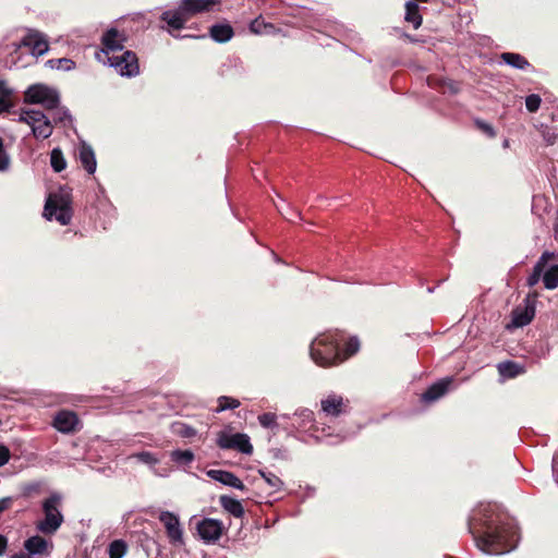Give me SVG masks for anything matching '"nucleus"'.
Masks as SVG:
<instances>
[{"label":"nucleus","mask_w":558,"mask_h":558,"mask_svg":"<svg viewBox=\"0 0 558 558\" xmlns=\"http://www.w3.org/2000/svg\"><path fill=\"white\" fill-rule=\"evenodd\" d=\"M469 532L480 550L489 555H502L517 547L519 535L512 522H505L499 506L480 504L469 518Z\"/></svg>","instance_id":"obj_1"},{"label":"nucleus","mask_w":558,"mask_h":558,"mask_svg":"<svg viewBox=\"0 0 558 558\" xmlns=\"http://www.w3.org/2000/svg\"><path fill=\"white\" fill-rule=\"evenodd\" d=\"M126 36L123 32H120L116 27L108 28L101 36V52L105 54L106 60H102L105 64H109L114 68L117 73L125 77H135L140 74L138 58L135 52L125 50L124 43Z\"/></svg>","instance_id":"obj_2"},{"label":"nucleus","mask_w":558,"mask_h":558,"mask_svg":"<svg viewBox=\"0 0 558 558\" xmlns=\"http://www.w3.org/2000/svg\"><path fill=\"white\" fill-rule=\"evenodd\" d=\"M342 340L343 335L338 330L327 331L316 337L310 347V354L315 364L330 367L342 363L343 357H341L339 349V343Z\"/></svg>","instance_id":"obj_3"},{"label":"nucleus","mask_w":558,"mask_h":558,"mask_svg":"<svg viewBox=\"0 0 558 558\" xmlns=\"http://www.w3.org/2000/svg\"><path fill=\"white\" fill-rule=\"evenodd\" d=\"M60 501V496L52 494L43 502L44 519L37 522L36 529L44 535L54 534L63 523V514L59 509Z\"/></svg>","instance_id":"obj_4"},{"label":"nucleus","mask_w":558,"mask_h":558,"mask_svg":"<svg viewBox=\"0 0 558 558\" xmlns=\"http://www.w3.org/2000/svg\"><path fill=\"white\" fill-rule=\"evenodd\" d=\"M24 101L26 104L40 105L46 110L54 108L60 102L59 92L46 84L31 85L24 93Z\"/></svg>","instance_id":"obj_5"},{"label":"nucleus","mask_w":558,"mask_h":558,"mask_svg":"<svg viewBox=\"0 0 558 558\" xmlns=\"http://www.w3.org/2000/svg\"><path fill=\"white\" fill-rule=\"evenodd\" d=\"M19 121L28 124L36 138L46 140L51 136L53 126L50 118L39 110H22Z\"/></svg>","instance_id":"obj_6"},{"label":"nucleus","mask_w":558,"mask_h":558,"mask_svg":"<svg viewBox=\"0 0 558 558\" xmlns=\"http://www.w3.org/2000/svg\"><path fill=\"white\" fill-rule=\"evenodd\" d=\"M283 420H294L291 423V427L298 432L310 433L311 436L319 438L318 433H325V427H319L315 420V414L311 409L299 408L292 414H282Z\"/></svg>","instance_id":"obj_7"},{"label":"nucleus","mask_w":558,"mask_h":558,"mask_svg":"<svg viewBox=\"0 0 558 558\" xmlns=\"http://www.w3.org/2000/svg\"><path fill=\"white\" fill-rule=\"evenodd\" d=\"M44 216L48 220H57L62 226L71 222L73 211L71 204L62 196H50L45 205Z\"/></svg>","instance_id":"obj_8"},{"label":"nucleus","mask_w":558,"mask_h":558,"mask_svg":"<svg viewBox=\"0 0 558 558\" xmlns=\"http://www.w3.org/2000/svg\"><path fill=\"white\" fill-rule=\"evenodd\" d=\"M217 445L221 449H235L244 454H252L253 452L250 437L243 433L229 434L220 432L217 437Z\"/></svg>","instance_id":"obj_9"},{"label":"nucleus","mask_w":558,"mask_h":558,"mask_svg":"<svg viewBox=\"0 0 558 558\" xmlns=\"http://www.w3.org/2000/svg\"><path fill=\"white\" fill-rule=\"evenodd\" d=\"M160 20L166 23V26H162L161 28L167 31L172 37L194 38V36L192 35L180 36L174 33L175 31L182 29L189 20L184 11L181 10L180 5L175 10H168L162 12V14L160 15Z\"/></svg>","instance_id":"obj_10"},{"label":"nucleus","mask_w":558,"mask_h":558,"mask_svg":"<svg viewBox=\"0 0 558 558\" xmlns=\"http://www.w3.org/2000/svg\"><path fill=\"white\" fill-rule=\"evenodd\" d=\"M196 531L206 544L216 543L225 531L223 523L213 518H204L196 523Z\"/></svg>","instance_id":"obj_11"},{"label":"nucleus","mask_w":558,"mask_h":558,"mask_svg":"<svg viewBox=\"0 0 558 558\" xmlns=\"http://www.w3.org/2000/svg\"><path fill=\"white\" fill-rule=\"evenodd\" d=\"M320 410L326 416L338 417L348 412L349 400L331 392L320 400Z\"/></svg>","instance_id":"obj_12"},{"label":"nucleus","mask_w":558,"mask_h":558,"mask_svg":"<svg viewBox=\"0 0 558 558\" xmlns=\"http://www.w3.org/2000/svg\"><path fill=\"white\" fill-rule=\"evenodd\" d=\"M21 46H24L31 50L33 56H43L49 49L47 36L35 29H29L21 40Z\"/></svg>","instance_id":"obj_13"},{"label":"nucleus","mask_w":558,"mask_h":558,"mask_svg":"<svg viewBox=\"0 0 558 558\" xmlns=\"http://www.w3.org/2000/svg\"><path fill=\"white\" fill-rule=\"evenodd\" d=\"M159 520L165 525L170 542L174 545H182L183 531L179 518L170 511H162L159 515Z\"/></svg>","instance_id":"obj_14"},{"label":"nucleus","mask_w":558,"mask_h":558,"mask_svg":"<svg viewBox=\"0 0 558 558\" xmlns=\"http://www.w3.org/2000/svg\"><path fill=\"white\" fill-rule=\"evenodd\" d=\"M24 549L31 557H48L53 549V543L40 535H34L25 539Z\"/></svg>","instance_id":"obj_15"},{"label":"nucleus","mask_w":558,"mask_h":558,"mask_svg":"<svg viewBox=\"0 0 558 558\" xmlns=\"http://www.w3.org/2000/svg\"><path fill=\"white\" fill-rule=\"evenodd\" d=\"M452 377H446L429 386L421 397L422 402L433 403L444 397L452 384Z\"/></svg>","instance_id":"obj_16"},{"label":"nucleus","mask_w":558,"mask_h":558,"mask_svg":"<svg viewBox=\"0 0 558 558\" xmlns=\"http://www.w3.org/2000/svg\"><path fill=\"white\" fill-rule=\"evenodd\" d=\"M78 424L77 415L72 411H60L57 413L53 420V426L60 433L70 434L75 430Z\"/></svg>","instance_id":"obj_17"},{"label":"nucleus","mask_w":558,"mask_h":558,"mask_svg":"<svg viewBox=\"0 0 558 558\" xmlns=\"http://www.w3.org/2000/svg\"><path fill=\"white\" fill-rule=\"evenodd\" d=\"M207 476L211 480L219 482L226 486L239 489V490H246L245 485L243 482L232 472L223 471V470H208Z\"/></svg>","instance_id":"obj_18"},{"label":"nucleus","mask_w":558,"mask_h":558,"mask_svg":"<svg viewBox=\"0 0 558 558\" xmlns=\"http://www.w3.org/2000/svg\"><path fill=\"white\" fill-rule=\"evenodd\" d=\"M219 3V0H181L180 7L184 11L187 17L209 11L215 4Z\"/></svg>","instance_id":"obj_19"},{"label":"nucleus","mask_w":558,"mask_h":558,"mask_svg":"<svg viewBox=\"0 0 558 558\" xmlns=\"http://www.w3.org/2000/svg\"><path fill=\"white\" fill-rule=\"evenodd\" d=\"M535 315V307L530 302H526V304L521 307H517L512 312V325L514 327H524L531 323Z\"/></svg>","instance_id":"obj_20"},{"label":"nucleus","mask_w":558,"mask_h":558,"mask_svg":"<svg viewBox=\"0 0 558 558\" xmlns=\"http://www.w3.org/2000/svg\"><path fill=\"white\" fill-rule=\"evenodd\" d=\"M78 160L81 161L84 169L89 173L93 174L96 171L97 162L95 153L90 145L86 143H82L78 146Z\"/></svg>","instance_id":"obj_21"},{"label":"nucleus","mask_w":558,"mask_h":558,"mask_svg":"<svg viewBox=\"0 0 558 558\" xmlns=\"http://www.w3.org/2000/svg\"><path fill=\"white\" fill-rule=\"evenodd\" d=\"M233 35V27L229 23H216L209 28L210 38L219 44L228 43Z\"/></svg>","instance_id":"obj_22"},{"label":"nucleus","mask_w":558,"mask_h":558,"mask_svg":"<svg viewBox=\"0 0 558 558\" xmlns=\"http://www.w3.org/2000/svg\"><path fill=\"white\" fill-rule=\"evenodd\" d=\"M47 111L50 112L51 123L60 124L64 128L72 126L73 118L66 107L57 105L54 108H49Z\"/></svg>","instance_id":"obj_23"},{"label":"nucleus","mask_w":558,"mask_h":558,"mask_svg":"<svg viewBox=\"0 0 558 558\" xmlns=\"http://www.w3.org/2000/svg\"><path fill=\"white\" fill-rule=\"evenodd\" d=\"M220 506L230 514H232L235 518H242L244 515V508L240 500L222 495L219 498Z\"/></svg>","instance_id":"obj_24"},{"label":"nucleus","mask_w":558,"mask_h":558,"mask_svg":"<svg viewBox=\"0 0 558 558\" xmlns=\"http://www.w3.org/2000/svg\"><path fill=\"white\" fill-rule=\"evenodd\" d=\"M500 59L509 66L518 70H526L531 66L527 59L520 53L515 52H504L500 54Z\"/></svg>","instance_id":"obj_25"},{"label":"nucleus","mask_w":558,"mask_h":558,"mask_svg":"<svg viewBox=\"0 0 558 558\" xmlns=\"http://www.w3.org/2000/svg\"><path fill=\"white\" fill-rule=\"evenodd\" d=\"M553 257H554V254L547 253V252L541 256L539 260L534 266L533 272L527 277V286L529 287H533L539 281L548 259H550Z\"/></svg>","instance_id":"obj_26"},{"label":"nucleus","mask_w":558,"mask_h":558,"mask_svg":"<svg viewBox=\"0 0 558 558\" xmlns=\"http://www.w3.org/2000/svg\"><path fill=\"white\" fill-rule=\"evenodd\" d=\"M497 369L502 378H514L524 373V367L512 361L500 362Z\"/></svg>","instance_id":"obj_27"},{"label":"nucleus","mask_w":558,"mask_h":558,"mask_svg":"<svg viewBox=\"0 0 558 558\" xmlns=\"http://www.w3.org/2000/svg\"><path fill=\"white\" fill-rule=\"evenodd\" d=\"M543 282L548 290H554L558 287V264H551L544 270Z\"/></svg>","instance_id":"obj_28"},{"label":"nucleus","mask_w":558,"mask_h":558,"mask_svg":"<svg viewBox=\"0 0 558 558\" xmlns=\"http://www.w3.org/2000/svg\"><path fill=\"white\" fill-rule=\"evenodd\" d=\"M405 20L413 24V27L416 29L422 24V16L418 13V5L414 1H408L405 4Z\"/></svg>","instance_id":"obj_29"},{"label":"nucleus","mask_w":558,"mask_h":558,"mask_svg":"<svg viewBox=\"0 0 558 558\" xmlns=\"http://www.w3.org/2000/svg\"><path fill=\"white\" fill-rule=\"evenodd\" d=\"M171 460L179 465H190L194 461V453L192 450H173L170 452Z\"/></svg>","instance_id":"obj_30"},{"label":"nucleus","mask_w":558,"mask_h":558,"mask_svg":"<svg viewBox=\"0 0 558 558\" xmlns=\"http://www.w3.org/2000/svg\"><path fill=\"white\" fill-rule=\"evenodd\" d=\"M128 551V544L123 539H114L108 546L109 558H123Z\"/></svg>","instance_id":"obj_31"},{"label":"nucleus","mask_w":558,"mask_h":558,"mask_svg":"<svg viewBox=\"0 0 558 558\" xmlns=\"http://www.w3.org/2000/svg\"><path fill=\"white\" fill-rule=\"evenodd\" d=\"M50 165L54 172H61L66 167L63 153L60 148H53L50 153Z\"/></svg>","instance_id":"obj_32"},{"label":"nucleus","mask_w":558,"mask_h":558,"mask_svg":"<svg viewBox=\"0 0 558 558\" xmlns=\"http://www.w3.org/2000/svg\"><path fill=\"white\" fill-rule=\"evenodd\" d=\"M129 460L135 459L141 463H144L146 465H149L150 468H154L157 463H159V458L149 451H140L136 453H133L129 456Z\"/></svg>","instance_id":"obj_33"},{"label":"nucleus","mask_w":558,"mask_h":558,"mask_svg":"<svg viewBox=\"0 0 558 558\" xmlns=\"http://www.w3.org/2000/svg\"><path fill=\"white\" fill-rule=\"evenodd\" d=\"M258 473L274 492H278L283 487V482L272 472L259 470Z\"/></svg>","instance_id":"obj_34"},{"label":"nucleus","mask_w":558,"mask_h":558,"mask_svg":"<svg viewBox=\"0 0 558 558\" xmlns=\"http://www.w3.org/2000/svg\"><path fill=\"white\" fill-rule=\"evenodd\" d=\"M278 416L272 412H266L260 415H258L257 420L260 426L264 428H270V429H277L278 423H277Z\"/></svg>","instance_id":"obj_35"},{"label":"nucleus","mask_w":558,"mask_h":558,"mask_svg":"<svg viewBox=\"0 0 558 558\" xmlns=\"http://www.w3.org/2000/svg\"><path fill=\"white\" fill-rule=\"evenodd\" d=\"M360 349V341L356 337H351L345 343V348L341 351V357L343 362L350 356L354 355Z\"/></svg>","instance_id":"obj_36"},{"label":"nucleus","mask_w":558,"mask_h":558,"mask_svg":"<svg viewBox=\"0 0 558 558\" xmlns=\"http://www.w3.org/2000/svg\"><path fill=\"white\" fill-rule=\"evenodd\" d=\"M218 403H219V405H218L217 412H222L226 410H233V409H236L238 407H240L239 400L231 398V397H227V396L219 397Z\"/></svg>","instance_id":"obj_37"},{"label":"nucleus","mask_w":558,"mask_h":558,"mask_svg":"<svg viewBox=\"0 0 558 558\" xmlns=\"http://www.w3.org/2000/svg\"><path fill=\"white\" fill-rule=\"evenodd\" d=\"M48 63L51 68H57L58 70L71 71L75 68V62L68 58L49 60Z\"/></svg>","instance_id":"obj_38"},{"label":"nucleus","mask_w":558,"mask_h":558,"mask_svg":"<svg viewBox=\"0 0 558 558\" xmlns=\"http://www.w3.org/2000/svg\"><path fill=\"white\" fill-rule=\"evenodd\" d=\"M10 94L11 92L4 88V82L0 81V113L11 107Z\"/></svg>","instance_id":"obj_39"},{"label":"nucleus","mask_w":558,"mask_h":558,"mask_svg":"<svg viewBox=\"0 0 558 558\" xmlns=\"http://www.w3.org/2000/svg\"><path fill=\"white\" fill-rule=\"evenodd\" d=\"M173 430L184 438H191L196 435V429L185 423H175L173 425Z\"/></svg>","instance_id":"obj_40"},{"label":"nucleus","mask_w":558,"mask_h":558,"mask_svg":"<svg viewBox=\"0 0 558 558\" xmlns=\"http://www.w3.org/2000/svg\"><path fill=\"white\" fill-rule=\"evenodd\" d=\"M542 99L536 94H531L525 98V106L530 112H536L539 109Z\"/></svg>","instance_id":"obj_41"},{"label":"nucleus","mask_w":558,"mask_h":558,"mask_svg":"<svg viewBox=\"0 0 558 558\" xmlns=\"http://www.w3.org/2000/svg\"><path fill=\"white\" fill-rule=\"evenodd\" d=\"M542 135H543L544 141L548 145H554L556 143V140L558 138L557 130L554 128L547 126V125L543 126Z\"/></svg>","instance_id":"obj_42"},{"label":"nucleus","mask_w":558,"mask_h":558,"mask_svg":"<svg viewBox=\"0 0 558 558\" xmlns=\"http://www.w3.org/2000/svg\"><path fill=\"white\" fill-rule=\"evenodd\" d=\"M10 165V157L4 150L3 141L0 137V172L7 171Z\"/></svg>","instance_id":"obj_43"},{"label":"nucleus","mask_w":558,"mask_h":558,"mask_svg":"<svg viewBox=\"0 0 558 558\" xmlns=\"http://www.w3.org/2000/svg\"><path fill=\"white\" fill-rule=\"evenodd\" d=\"M11 453L5 445H0V468L5 465L10 460Z\"/></svg>","instance_id":"obj_44"},{"label":"nucleus","mask_w":558,"mask_h":558,"mask_svg":"<svg viewBox=\"0 0 558 558\" xmlns=\"http://www.w3.org/2000/svg\"><path fill=\"white\" fill-rule=\"evenodd\" d=\"M476 125L488 136L494 137L496 135L494 128L489 123L477 120Z\"/></svg>","instance_id":"obj_45"},{"label":"nucleus","mask_w":558,"mask_h":558,"mask_svg":"<svg viewBox=\"0 0 558 558\" xmlns=\"http://www.w3.org/2000/svg\"><path fill=\"white\" fill-rule=\"evenodd\" d=\"M39 489L38 483H29L23 486V495L28 497Z\"/></svg>","instance_id":"obj_46"},{"label":"nucleus","mask_w":558,"mask_h":558,"mask_svg":"<svg viewBox=\"0 0 558 558\" xmlns=\"http://www.w3.org/2000/svg\"><path fill=\"white\" fill-rule=\"evenodd\" d=\"M12 501V497H3L0 499V514L11 507Z\"/></svg>","instance_id":"obj_47"},{"label":"nucleus","mask_w":558,"mask_h":558,"mask_svg":"<svg viewBox=\"0 0 558 558\" xmlns=\"http://www.w3.org/2000/svg\"><path fill=\"white\" fill-rule=\"evenodd\" d=\"M8 547V538L3 534H0V557H2Z\"/></svg>","instance_id":"obj_48"},{"label":"nucleus","mask_w":558,"mask_h":558,"mask_svg":"<svg viewBox=\"0 0 558 558\" xmlns=\"http://www.w3.org/2000/svg\"><path fill=\"white\" fill-rule=\"evenodd\" d=\"M258 26H259V22H258V20H255L254 22H252V24H251L250 28H251V31H252L253 33L258 34V33H260V31H259Z\"/></svg>","instance_id":"obj_49"},{"label":"nucleus","mask_w":558,"mask_h":558,"mask_svg":"<svg viewBox=\"0 0 558 558\" xmlns=\"http://www.w3.org/2000/svg\"><path fill=\"white\" fill-rule=\"evenodd\" d=\"M11 558H32L26 551H20L11 556Z\"/></svg>","instance_id":"obj_50"},{"label":"nucleus","mask_w":558,"mask_h":558,"mask_svg":"<svg viewBox=\"0 0 558 558\" xmlns=\"http://www.w3.org/2000/svg\"><path fill=\"white\" fill-rule=\"evenodd\" d=\"M276 207H277L278 211H279L282 216H284L287 219H289L290 221H292V217H288V216L286 215V213H284V210H283V207H281V206H279V205H277V204H276Z\"/></svg>","instance_id":"obj_51"},{"label":"nucleus","mask_w":558,"mask_h":558,"mask_svg":"<svg viewBox=\"0 0 558 558\" xmlns=\"http://www.w3.org/2000/svg\"><path fill=\"white\" fill-rule=\"evenodd\" d=\"M288 209L291 211V216L295 217V218H301V213L299 210H295V209H292L288 206Z\"/></svg>","instance_id":"obj_52"},{"label":"nucleus","mask_w":558,"mask_h":558,"mask_svg":"<svg viewBox=\"0 0 558 558\" xmlns=\"http://www.w3.org/2000/svg\"><path fill=\"white\" fill-rule=\"evenodd\" d=\"M427 292H428V293H433V292H434V288H428V289H427Z\"/></svg>","instance_id":"obj_53"}]
</instances>
